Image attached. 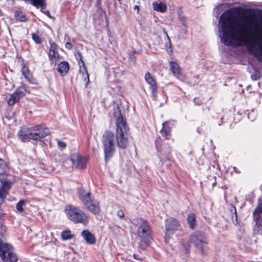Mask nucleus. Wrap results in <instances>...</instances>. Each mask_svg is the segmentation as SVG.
<instances>
[{"instance_id": "obj_1", "label": "nucleus", "mask_w": 262, "mask_h": 262, "mask_svg": "<svg viewBox=\"0 0 262 262\" xmlns=\"http://www.w3.org/2000/svg\"><path fill=\"white\" fill-rule=\"evenodd\" d=\"M124 106H122L121 99L114 101L113 115L116 119V141L117 146L122 149L125 148L128 144V137L127 133V126L125 120L121 114L120 108H128V102L124 99Z\"/></svg>"}, {"instance_id": "obj_2", "label": "nucleus", "mask_w": 262, "mask_h": 262, "mask_svg": "<svg viewBox=\"0 0 262 262\" xmlns=\"http://www.w3.org/2000/svg\"><path fill=\"white\" fill-rule=\"evenodd\" d=\"M6 231L4 220L0 216V236ZM0 257L4 262H16L17 256L14 252L13 247L9 244H3L0 242Z\"/></svg>"}, {"instance_id": "obj_3", "label": "nucleus", "mask_w": 262, "mask_h": 262, "mask_svg": "<svg viewBox=\"0 0 262 262\" xmlns=\"http://www.w3.org/2000/svg\"><path fill=\"white\" fill-rule=\"evenodd\" d=\"M50 133L49 129L40 125H36L32 128H29L27 132L20 130L18 134L22 141H29L39 140L44 138Z\"/></svg>"}, {"instance_id": "obj_4", "label": "nucleus", "mask_w": 262, "mask_h": 262, "mask_svg": "<svg viewBox=\"0 0 262 262\" xmlns=\"http://www.w3.org/2000/svg\"><path fill=\"white\" fill-rule=\"evenodd\" d=\"M64 212L67 217L74 223H80L84 225L88 224V216L79 208L68 205L64 208Z\"/></svg>"}, {"instance_id": "obj_5", "label": "nucleus", "mask_w": 262, "mask_h": 262, "mask_svg": "<svg viewBox=\"0 0 262 262\" xmlns=\"http://www.w3.org/2000/svg\"><path fill=\"white\" fill-rule=\"evenodd\" d=\"M115 140L116 137L113 132L110 130L104 132L103 135L102 143L106 160L111 158L115 152Z\"/></svg>"}, {"instance_id": "obj_6", "label": "nucleus", "mask_w": 262, "mask_h": 262, "mask_svg": "<svg viewBox=\"0 0 262 262\" xmlns=\"http://www.w3.org/2000/svg\"><path fill=\"white\" fill-rule=\"evenodd\" d=\"M151 231L148 223L146 221H143L138 228V235L141 238L139 244V248L145 250L151 242Z\"/></svg>"}, {"instance_id": "obj_7", "label": "nucleus", "mask_w": 262, "mask_h": 262, "mask_svg": "<svg viewBox=\"0 0 262 262\" xmlns=\"http://www.w3.org/2000/svg\"><path fill=\"white\" fill-rule=\"evenodd\" d=\"M7 170V164L0 159V198L2 200H4L7 196L11 187V183L8 181L5 175Z\"/></svg>"}, {"instance_id": "obj_8", "label": "nucleus", "mask_w": 262, "mask_h": 262, "mask_svg": "<svg viewBox=\"0 0 262 262\" xmlns=\"http://www.w3.org/2000/svg\"><path fill=\"white\" fill-rule=\"evenodd\" d=\"M190 242L192 244L196 249L204 253L207 248V243L204 234L200 232H196L190 236Z\"/></svg>"}, {"instance_id": "obj_9", "label": "nucleus", "mask_w": 262, "mask_h": 262, "mask_svg": "<svg viewBox=\"0 0 262 262\" xmlns=\"http://www.w3.org/2000/svg\"><path fill=\"white\" fill-rule=\"evenodd\" d=\"M180 224L179 222L173 217L169 218L165 221V236L169 238L170 235L178 229Z\"/></svg>"}, {"instance_id": "obj_10", "label": "nucleus", "mask_w": 262, "mask_h": 262, "mask_svg": "<svg viewBox=\"0 0 262 262\" xmlns=\"http://www.w3.org/2000/svg\"><path fill=\"white\" fill-rule=\"evenodd\" d=\"M67 162H72L73 166L77 169H83L86 167V159L77 154H73L71 159H68L65 163Z\"/></svg>"}, {"instance_id": "obj_11", "label": "nucleus", "mask_w": 262, "mask_h": 262, "mask_svg": "<svg viewBox=\"0 0 262 262\" xmlns=\"http://www.w3.org/2000/svg\"><path fill=\"white\" fill-rule=\"evenodd\" d=\"M78 197L82 204L85 206L94 199L90 191L83 188H79L77 190Z\"/></svg>"}, {"instance_id": "obj_12", "label": "nucleus", "mask_w": 262, "mask_h": 262, "mask_svg": "<svg viewBox=\"0 0 262 262\" xmlns=\"http://www.w3.org/2000/svg\"><path fill=\"white\" fill-rule=\"evenodd\" d=\"M169 64L171 72L177 79L182 81L186 80L185 76L181 72V68L177 63L173 61H169Z\"/></svg>"}, {"instance_id": "obj_13", "label": "nucleus", "mask_w": 262, "mask_h": 262, "mask_svg": "<svg viewBox=\"0 0 262 262\" xmlns=\"http://www.w3.org/2000/svg\"><path fill=\"white\" fill-rule=\"evenodd\" d=\"M49 60L54 63H56L60 59V55L58 52L57 45L54 42H51L49 52Z\"/></svg>"}, {"instance_id": "obj_14", "label": "nucleus", "mask_w": 262, "mask_h": 262, "mask_svg": "<svg viewBox=\"0 0 262 262\" xmlns=\"http://www.w3.org/2000/svg\"><path fill=\"white\" fill-rule=\"evenodd\" d=\"M25 2L30 5H31L36 8H41V11L46 14L49 17L52 18L50 15L49 11H43V9L46 7V0H24Z\"/></svg>"}, {"instance_id": "obj_15", "label": "nucleus", "mask_w": 262, "mask_h": 262, "mask_svg": "<svg viewBox=\"0 0 262 262\" xmlns=\"http://www.w3.org/2000/svg\"><path fill=\"white\" fill-rule=\"evenodd\" d=\"M144 79L151 88L153 96L156 97L157 92V85L155 78L151 74L147 72L145 74Z\"/></svg>"}, {"instance_id": "obj_16", "label": "nucleus", "mask_w": 262, "mask_h": 262, "mask_svg": "<svg viewBox=\"0 0 262 262\" xmlns=\"http://www.w3.org/2000/svg\"><path fill=\"white\" fill-rule=\"evenodd\" d=\"M85 207L90 212L94 214H98L101 211L100 203L94 198Z\"/></svg>"}, {"instance_id": "obj_17", "label": "nucleus", "mask_w": 262, "mask_h": 262, "mask_svg": "<svg viewBox=\"0 0 262 262\" xmlns=\"http://www.w3.org/2000/svg\"><path fill=\"white\" fill-rule=\"evenodd\" d=\"M81 236L84 239L86 243L93 245L96 243V238L94 235L89 230H84L81 232Z\"/></svg>"}, {"instance_id": "obj_18", "label": "nucleus", "mask_w": 262, "mask_h": 262, "mask_svg": "<svg viewBox=\"0 0 262 262\" xmlns=\"http://www.w3.org/2000/svg\"><path fill=\"white\" fill-rule=\"evenodd\" d=\"M27 90L24 85L19 86L11 96L10 98H20L25 96Z\"/></svg>"}, {"instance_id": "obj_19", "label": "nucleus", "mask_w": 262, "mask_h": 262, "mask_svg": "<svg viewBox=\"0 0 262 262\" xmlns=\"http://www.w3.org/2000/svg\"><path fill=\"white\" fill-rule=\"evenodd\" d=\"M22 73L25 78L31 83L36 84H37L36 80L34 78L31 74L28 68L24 66L22 68Z\"/></svg>"}, {"instance_id": "obj_20", "label": "nucleus", "mask_w": 262, "mask_h": 262, "mask_svg": "<svg viewBox=\"0 0 262 262\" xmlns=\"http://www.w3.org/2000/svg\"><path fill=\"white\" fill-rule=\"evenodd\" d=\"M153 9L161 13L165 12L167 10L166 5L163 2H155L152 3Z\"/></svg>"}, {"instance_id": "obj_21", "label": "nucleus", "mask_w": 262, "mask_h": 262, "mask_svg": "<svg viewBox=\"0 0 262 262\" xmlns=\"http://www.w3.org/2000/svg\"><path fill=\"white\" fill-rule=\"evenodd\" d=\"M69 70V66L67 62L62 61L58 65V72L62 75L67 74Z\"/></svg>"}, {"instance_id": "obj_22", "label": "nucleus", "mask_w": 262, "mask_h": 262, "mask_svg": "<svg viewBox=\"0 0 262 262\" xmlns=\"http://www.w3.org/2000/svg\"><path fill=\"white\" fill-rule=\"evenodd\" d=\"M14 16L15 19L21 22H25L27 20L25 13L20 8L17 9L15 12Z\"/></svg>"}, {"instance_id": "obj_23", "label": "nucleus", "mask_w": 262, "mask_h": 262, "mask_svg": "<svg viewBox=\"0 0 262 262\" xmlns=\"http://www.w3.org/2000/svg\"><path fill=\"white\" fill-rule=\"evenodd\" d=\"M160 132L161 135L165 137L170 135L171 127L169 126V123L168 122H165L163 123V127Z\"/></svg>"}, {"instance_id": "obj_24", "label": "nucleus", "mask_w": 262, "mask_h": 262, "mask_svg": "<svg viewBox=\"0 0 262 262\" xmlns=\"http://www.w3.org/2000/svg\"><path fill=\"white\" fill-rule=\"evenodd\" d=\"M187 222L191 229H194L196 225L195 215L193 213H191L187 217Z\"/></svg>"}, {"instance_id": "obj_25", "label": "nucleus", "mask_w": 262, "mask_h": 262, "mask_svg": "<svg viewBox=\"0 0 262 262\" xmlns=\"http://www.w3.org/2000/svg\"><path fill=\"white\" fill-rule=\"evenodd\" d=\"M27 203V200H21L16 204V209L18 211L22 212L24 211L23 206Z\"/></svg>"}, {"instance_id": "obj_26", "label": "nucleus", "mask_w": 262, "mask_h": 262, "mask_svg": "<svg viewBox=\"0 0 262 262\" xmlns=\"http://www.w3.org/2000/svg\"><path fill=\"white\" fill-rule=\"evenodd\" d=\"M257 11H259V10L253 9H246L244 10V13L247 14L249 16H255Z\"/></svg>"}, {"instance_id": "obj_27", "label": "nucleus", "mask_w": 262, "mask_h": 262, "mask_svg": "<svg viewBox=\"0 0 262 262\" xmlns=\"http://www.w3.org/2000/svg\"><path fill=\"white\" fill-rule=\"evenodd\" d=\"M165 34L166 35L167 39V41L165 43V48L166 49L167 51L168 52H172V50L171 49V44L170 38L168 36L166 32H165Z\"/></svg>"}, {"instance_id": "obj_28", "label": "nucleus", "mask_w": 262, "mask_h": 262, "mask_svg": "<svg viewBox=\"0 0 262 262\" xmlns=\"http://www.w3.org/2000/svg\"><path fill=\"white\" fill-rule=\"evenodd\" d=\"M161 143H162V140L160 138H157L156 139V140L155 141V144H156L157 149L158 151H159V152H162V148H161Z\"/></svg>"}, {"instance_id": "obj_29", "label": "nucleus", "mask_w": 262, "mask_h": 262, "mask_svg": "<svg viewBox=\"0 0 262 262\" xmlns=\"http://www.w3.org/2000/svg\"><path fill=\"white\" fill-rule=\"evenodd\" d=\"M178 17L179 20L181 21L182 24L185 27H186V25L185 23V17L183 13L181 11L178 12Z\"/></svg>"}, {"instance_id": "obj_30", "label": "nucleus", "mask_w": 262, "mask_h": 262, "mask_svg": "<svg viewBox=\"0 0 262 262\" xmlns=\"http://www.w3.org/2000/svg\"><path fill=\"white\" fill-rule=\"evenodd\" d=\"M32 39L37 44H39L42 42L41 37L36 33L32 34Z\"/></svg>"}, {"instance_id": "obj_31", "label": "nucleus", "mask_w": 262, "mask_h": 262, "mask_svg": "<svg viewBox=\"0 0 262 262\" xmlns=\"http://www.w3.org/2000/svg\"><path fill=\"white\" fill-rule=\"evenodd\" d=\"M61 236L64 239H69L71 238V234L70 231H64L62 232Z\"/></svg>"}, {"instance_id": "obj_32", "label": "nucleus", "mask_w": 262, "mask_h": 262, "mask_svg": "<svg viewBox=\"0 0 262 262\" xmlns=\"http://www.w3.org/2000/svg\"><path fill=\"white\" fill-rule=\"evenodd\" d=\"M19 99H8L7 103L9 105H13L14 103L18 102Z\"/></svg>"}, {"instance_id": "obj_33", "label": "nucleus", "mask_w": 262, "mask_h": 262, "mask_svg": "<svg viewBox=\"0 0 262 262\" xmlns=\"http://www.w3.org/2000/svg\"><path fill=\"white\" fill-rule=\"evenodd\" d=\"M58 145L59 147L64 148L66 147L67 144L64 142L58 140Z\"/></svg>"}, {"instance_id": "obj_34", "label": "nucleus", "mask_w": 262, "mask_h": 262, "mask_svg": "<svg viewBox=\"0 0 262 262\" xmlns=\"http://www.w3.org/2000/svg\"><path fill=\"white\" fill-rule=\"evenodd\" d=\"M117 214L118 216H119L120 218H122L124 215V212L122 210H118L117 212Z\"/></svg>"}, {"instance_id": "obj_35", "label": "nucleus", "mask_w": 262, "mask_h": 262, "mask_svg": "<svg viewBox=\"0 0 262 262\" xmlns=\"http://www.w3.org/2000/svg\"><path fill=\"white\" fill-rule=\"evenodd\" d=\"M65 46H66V48L69 50L72 49L73 48V45L69 42H67L66 43Z\"/></svg>"}, {"instance_id": "obj_36", "label": "nucleus", "mask_w": 262, "mask_h": 262, "mask_svg": "<svg viewBox=\"0 0 262 262\" xmlns=\"http://www.w3.org/2000/svg\"><path fill=\"white\" fill-rule=\"evenodd\" d=\"M251 77H252V79L256 80H257V79H259V74H258L256 73V74H253V75L251 76Z\"/></svg>"}, {"instance_id": "obj_37", "label": "nucleus", "mask_w": 262, "mask_h": 262, "mask_svg": "<svg viewBox=\"0 0 262 262\" xmlns=\"http://www.w3.org/2000/svg\"><path fill=\"white\" fill-rule=\"evenodd\" d=\"M193 101L195 104H198L199 105L201 103L200 99H193Z\"/></svg>"}, {"instance_id": "obj_38", "label": "nucleus", "mask_w": 262, "mask_h": 262, "mask_svg": "<svg viewBox=\"0 0 262 262\" xmlns=\"http://www.w3.org/2000/svg\"><path fill=\"white\" fill-rule=\"evenodd\" d=\"M134 10H137L138 13H139L140 9H139V7L138 6L135 5L134 7Z\"/></svg>"}, {"instance_id": "obj_39", "label": "nucleus", "mask_w": 262, "mask_h": 262, "mask_svg": "<svg viewBox=\"0 0 262 262\" xmlns=\"http://www.w3.org/2000/svg\"><path fill=\"white\" fill-rule=\"evenodd\" d=\"M133 256H134V258H135V259H139V260H142V259H141V258H139V257H138V255H136V254H134Z\"/></svg>"}, {"instance_id": "obj_40", "label": "nucleus", "mask_w": 262, "mask_h": 262, "mask_svg": "<svg viewBox=\"0 0 262 262\" xmlns=\"http://www.w3.org/2000/svg\"><path fill=\"white\" fill-rule=\"evenodd\" d=\"M261 212V210H260L259 209H256L254 214H255V212L260 213Z\"/></svg>"}, {"instance_id": "obj_41", "label": "nucleus", "mask_w": 262, "mask_h": 262, "mask_svg": "<svg viewBox=\"0 0 262 262\" xmlns=\"http://www.w3.org/2000/svg\"><path fill=\"white\" fill-rule=\"evenodd\" d=\"M79 56H80V60L81 61V62H82V63L83 64L84 63H83V61H82V56L81 55V54L80 53H79Z\"/></svg>"}, {"instance_id": "obj_42", "label": "nucleus", "mask_w": 262, "mask_h": 262, "mask_svg": "<svg viewBox=\"0 0 262 262\" xmlns=\"http://www.w3.org/2000/svg\"><path fill=\"white\" fill-rule=\"evenodd\" d=\"M163 157L162 154H161V155H159V158H160L161 161L163 160V157Z\"/></svg>"}, {"instance_id": "obj_43", "label": "nucleus", "mask_w": 262, "mask_h": 262, "mask_svg": "<svg viewBox=\"0 0 262 262\" xmlns=\"http://www.w3.org/2000/svg\"><path fill=\"white\" fill-rule=\"evenodd\" d=\"M98 11H99V12L100 13L102 11V10L100 8H98Z\"/></svg>"}, {"instance_id": "obj_44", "label": "nucleus", "mask_w": 262, "mask_h": 262, "mask_svg": "<svg viewBox=\"0 0 262 262\" xmlns=\"http://www.w3.org/2000/svg\"><path fill=\"white\" fill-rule=\"evenodd\" d=\"M86 78H88V81L89 80V76L88 73L86 72Z\"/></svg>"}, {"instance_id": "obj_45", "label": "nucleus", "mask_w": 262, "mask_h": 262, "mask_svg": "<svg viewBox=\"0 0 262 262\" xmlns=\"http://www.w3.org/2000/svg\"><path fill=\"white\" fill-rule=\"evenodd\" d=\"M168 157H166L165 158V159L164 160L165 161L166 160H168Z\"/></svg>"}, {"instance_id": "obj_46", "label": "nucleus", "mask_w": 262, "mask_h": 262, "mask_svg": "<svg viewBox=\"0 0 262 262\" xmlns=\"http://www.w3.org/2000/svg\"><path fill=\"white\" fill-rule=\"evenodd\" d=\"M215 184V183L214 182V183H213V185H214Z\"/></svg>"}]
</instances>
